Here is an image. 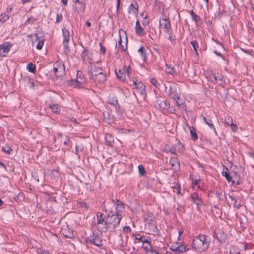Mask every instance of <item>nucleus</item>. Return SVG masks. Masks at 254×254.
I'll list each match as a JSON object with an SVG mask.
<instances>
[{
  "label": "nucleus",
  "instance_id": "37998d69",
  "mask_svg": "<svg viewBox=\"0 0 254 254\" xmlns=\"http://www.w3.org/2000/svg\"><path fill=\"white\" fill-rule=\"evenodd\" d=\"M166 72L169 74H174V73H175V71L174 69V68H171L169 66H167L166 67Z\"/></svg>",
  "mask_w": 254,
  "mask_h": 254
},
{
  "label": "nucleus",
  "instance_id": "f03ea898",
  "mask_svg": "<svg viewBox=\"0 0 254 254\" xmlns=\"http://www.w3.org/2000/svg\"><path fill=\"white\" fill-rule=\"evenodd\" d=\"M209 243L206 241L205 235H199L193 240L192 246L193 249L200 252L206 250L209 247Z\"/></svg>",
  "mask_w": 254,
  "mask_h": 254
},
{
  "label": "nucleus",
  "instance_id": "e433bc0d",
  "mask_svg": "<svg viewBox=\"0 0 254 254\" xmlns=\"http://www.w3.org/2000/svg\"><path fill=\"white\" fill-rule=\"evenodd\" d=\"M178 249L179 254H181V253L185 252L188 250V249H187L186 246L182 244H181L179 246H178Z\"/></svg>",
  "mask_w": 254,
  "mask_h": 254
},
{
  "label": "nucleus",
  "instance_id": "e2e57ef3",
  "mask_svg": "<svg viewBox=\"0 0 254 254\" xmlns=\"http://www.w3.org/2000/svg\"><path fill=\"white\" fill-rule=\"evenodd\" d=\"M214 53L216 55H217V56L221 57L223 58V59L224 60V58L223 56H222V55L220 53L217 52V51H214Z\"/></svg>",
  "mask_w": 254,
  "mask_h": 254
},
{
  "label": "nucleus",
  "instance_id": "c756f323",
  "mask_svg": "<svg viewBox=\"0 0 254 254\" xmlns=\"http://www.w3.org/2000/svg\"><path fill=\"white\" fill-rule=\"evenodd\" d=\"M9 18V16L6 13H2L0 15V21L2 22H6Z\"/></svg>",
  "mask_w": 254,
  "mask_h": 254
},
{
  "label": "nucleus",
  "instance_id": "9d476101",
  "mask_svg": "<svg viewBox=\"0 0 254 254\" xmlns=\"http://www.w3.org/2000/svg\"><path fill=\"white\" fill-rule=\"evenodd\" d=\"M72 82H75L76 83L75 85L76 87H79L82 84H83L85 82V79L82 72L80 71H78L76 80H73Z\"/></svg>",
  "mask_w": 254,
  "mask_h": 254
},
{
  "label": "nucleus",
  "instance_id": "2eb2a0df",
  "mask_svg": "<svg viewBox=\"0 0 254 254\" xmlns=\"http://www.w3.org/2000/svg\"><path fill=\"white\" fill-rule=\"evenodd\" d=\"M135 31L138 35L142 36L145 35V32L143 28L141 27L140 22L137 20L136 22Z\"/></svg>",
  "mask_w": 254,
  "mask_h": 254
},
{
  "label": "nucleus",
  "instance_id": "dca6fc26",
  "mask_svg": "<svg viewBox=\"0 0 254 254\" xmlns=\"http://www.w3.org/2000/svg\"><path fill=\"white\" fill-rule=\"evenodd\" d=\"M169 92V95L173 100H179L178 93L176 89L174 90L173 87H170Z\"/></svg>",
  "mask_w": 254,
  "mask_h": 254
},
{
  "label": "nucleus",
  "instance_id": "473e14b6",
  "mask_svg": "<svg viewBox=\"0 0 254 254\" xmlns=\"http://www.w3.org/2000/svg\"><path fill=\"white\" fill-rule=\"evenodd\" d=\"M118 42H119V47L122 50L125 51L127 49V39H126V41L125 45H123L122 44V40H121V36H120V37H119Z\"/></svg>",
  "mask_w": 254,
  "mask_h": 254
},
{
  "label": "nucleus",
  "instance_id": "13d9d810",
  "mask_svg": "<svg viewBox=\"0 0 254 254\" xmlns=\"http://www.w3.org/2000/svg\"><path fill=\"white\" fill-rule=\"evenodd\" d=\"M35 19H34L32 17H30L28 19V20L26 22V24L32 23L35 21Z\"/></svg>",
  "mask_w": 254,
  "mask_h": 254
},
{
  "label": "nucleus",
  "instance_id": "b1692460",
  "mask_svg": "<svg viewBox=\"0 0 254 254\" xmlns=\"http://www.w3.org/2000/svg\"><path fill=\"white\" fill-rule=\"evenodd\" d=\"M49 107L54 112L56 113L60 112V106L58 104L49 105Z\"/></svg>",
  "mask_w": 254,
  "mask_h": 254
},
{
  "label": "nucleus",
  "instance_id": "aec40b11",
  "mask_svg": "<svg viewBox=\"0 0 254 254\" xmlns=\"http://www.w3.org/2000/svg\"><path fill=\"white\" fill-rule=\"evenodd\" d=\"M191 199L193 202L195 203L198 207L199 205L201 204V200L199 198L198 195L197 193H194L191 196Z\"/></svg>",
  "mask_w": 254,
  "mask_h": 254
},
{
  "label": "nucleus",
  "instance_id": "a19ab883",
  "mask_svg": "<svg viewBox=\"0 0 254 254\" xmlns=\"http://www.w3.org/2000/svg\"><path fill=\"white\" fill-rule=\"evenodd\" d=\"M151 240H149V243H146V245H144V244H143V248L146 251H148L149 250H151L152 249V247L151 245L150 244Z\"/></svg>",
  "mask_w": 254,
  "mask_h": 254
},
{
  "label": "nucleus",
  "instance_id": "a211bd4d",
  "mask_svg": "<svg viewBox=\"0 0 254 254\" xmlns=\"http://www.w3.org/2000/svg\"><path fill=\"white\" fill-rule=\"evenodd\" d=\"M58 135L60 139L61 143H63L64 145H69L70 144V140L68 137L61 134H58Z\"/></svg>",
  "mask_w": 254,
  "mask_h": 254
},
{
  "label": "nucleus",
  "instance_id": "ddd939ff",
  "mask_svg": "<svg viewBox=\"0 0 254 254\" xmlns=\"http://www.w3.org/2000/svg\"><path fill=\"white\" fill-rule=\"evenodd\" d=\"M11 48V46L7 43L0 45V55L5 56V54L7 53Z\"/></svg>",
  "mask_w": 254,
  "mask_h": 254
},
{
  "label": "nucleus",
  "instance_id": "c03bdc74",
  "mask_svg": "<svg viewBox=\"0 0 254 254\" xmlns=\"http://www.w3.org/2000/svg\"><path fill=\"white\" fill-rule=\"evenodd\" d=\"M160 107L163 109H167L169 105L167 104L166 101H162L159 104Z\"/></svg>",
  "mask_w": 254,
  "mask_h": 254
},
{
  "label": "nucleus",
  "instance_id": "bb28decb",
  "mask_svg": "<svg viewBox=\"0 0 254 254\" xmlns=\"http://www.w3.org/2000/svg\"><path fill=\"white\" fill-rule=\"evenodd\" d=\"M174 185L172 186L173 191L177 194L180 193L181 187L178 183H174Z\"/></svg>",
  "mask_w": 254,
  "mask_h": 254
},
{
  "label": "nucleus",
  "instance_id": "4468645a",
  "mask_svg": "<svg viewBox=\"0 0 254 254\" xmlns=\"http://www.w3.org/2000/svg\"><path fill=\"white\" fill-rule=\"evenodd\" d=\"M128 12L130 14L137 16L138 14V6L136 2L131 4L129 7Z\"/></svg>",
  "mask_w": 254,
  "mask_h": 254
},
{
  "label": "nucleus",
  "instance_id": "1a4fd4ad",
  "mask_svg": "<svg viewBox=\"0 0 254 254\" xmlns=\"http://www.w3.org/2000/svg\"><path fill=\"white\" fill-rule=\"evenodd\" d=\"M75 10L78 13H83L86 7L85 0H75Z\"/></svg>",
  "mask_w": 254,
  "mask_h": 254
},
{
  "label": "nucleus",
  "instance_id": "a878e982",
  "mask_svg": "<svg viewBox=\"0 0 254 254\" xmlns=\"http://www.w3.org/2000/svg\"><path fill=\"white\" fill-rule=\"evenodd\" d=\"M170 163L172 167L179 166L180 162L177 160L176 158L172 157L170 160Z\"/></svg>",
  "mask_w": 254,
  "mask_h": 254
},
{
  "label": "nucleus",
  "instance_id": "cd10ccee",
  "mask_svg": "<svg viewBox=\"0 0 254 254\" xmlns=\"http://www.w3.org/2000/svg\"><path fill=\"white\" fill-rule=\"evenodd\" d=\"M138 235H137V236H136V238L137 239L140 240L141 242H142L143 243V244L148 243L149 240H151V239L150 238H146L144 236H139V237H138Z\"/></svg>",
  "mask_w": 254,
  "mask_h": 254
},
{
  "label": "nucleus",
  "instance_id": "7c9ffc66",
  "mask_svg": "<svg viewBox=\"0 0 254 254\" xmlns=\"http://www.w3.org/2000/svg\"><path fill=\"white\" fill-rule=\"evenodd\" d=\"M145 50V48L143 46L138 49V52L140 53V55L144 61L146 60V55Z\"/></svg>",
  "mask_w": 254,
  "mask_h": 254
},
{
  "label": "nucleus",
  "instance_id": "6e6d98bb",
  "mask_svg": "<svg viewBox=\"0 0 254 254\" xmlns=\"http://www.w3.org/2000/svg\"><path fill=\"white\" fill-rule=\"evenodd\" d=\"M230 126L231 127L232 130L234 132H235L236 131V130L237 129V125L236 124H233V123H232V124H231Z\"/></svg>",
  "mask_w": 254,
  "mask_h": 254
},
{
  "label": "nucleus",
  "instance_id": "f704fd0d",
  "mask_svg": "<svg viewBox=\"0 0 254 254\" xmlns=\"http://www.w3.org/2000/svg\"><path fill=\"white\" fill-rule=\"evenodd\" d=\"M116 75L117 76V77L120 80L123 81L125 78V75L123 74V73L121 72L120 70H119L118 72H117L116 70L115 71Z\"/></svg>",
  "mask_w": 254,
  "mask_h": 254
},
{
  "label": "nucleus",
  "instance_id": "3c124183",
  "mask_svg": "<svg viewBox=\"0 0 254 254\" xmlns=\"http://www.w3.org/2000/svg\"><path fill=\"white\" fill-rule=\"evenodd\" d=\"M79 204L81 207L84 208L85 209H87L88 208V205L86 203L80 202Z\"/></svg>",
  "mask_w": 254,
  "mask_h": 254
},
{
  "label": "nucleus",
  "instance_id": "39448f33",
  "mask_svg": "<svg viewBox=\"0 0 254 254\" xmlns=\"http://www.w3.org/2000/svg\"><path fill=\"white\" fill-rule=\"evenodd\" d=\"M97 227L98 229L101 232H106L108 230L106 220H105V217L103 214L98 212L97 213Z\"/></svg>",
  "mask_w": 254,
  "mask_h": 254
},
{
  "label": "nucleus",
  "instance_id": "0eeeda50",
  "mask_svg": "<svg viewBox=\"0 0 254 254\" xmlns=\"http://www.w3.org/2000/svg\"><path fill=\"white\" fill-rule=\"evenodd\" d=\"M63 37V44L64 49L65 52H68L69 48L68 46V42L69 40L70 33L68 30L65 28L62 29Z\"/></svg>",
  "mask_w": 254,
  "mask_h": 254
},
{
  "label": "nucleus",
  "instance_id": "412c9836",
  "mask_svg": "<svg viewBox=\"0 0 254 254\" xmlns=\"http://www.w3.org/2000/svg\"><path fill=\"white\" fill-rule=\"evenodd\" d=\"M104 120L105 122L108 124H110L112 122L113 119V117L109 115L108 112H104L103 113Z\"/></svg>",
  "mask_w": 254,
  "mask_h": 254
},
{
  "label": "nucleus",
  "instance_id": "680f3d73",
  "mask_svg": "<svg viewBox=\"0 0 254 254\" xmlns=\"http://www.w3.org/2000/svg\"><path fill=\"white\" fill-rule=\"evenodd\" d=\"M165 150H166L167 152H169L171 154H175L174 149H170L169 150H167V147H165Z\"/></svg>",
  "mask_w": 254,
  "mask_h": 254
},
{
  "label": "nucleus",
  "instance_id": "393cba45",
  "mask_svg": "<svg viewBox=\"0 0 254 254\" xmlns=\"http://www.w3.org/2000/svg\"><path fill=\"white\" fill-rule=\"evenodd\" d=\"M190 132L191 133V137L194 140H196L198 139V136L195 132V130L193 127H190Z\"/></svg>",
  "mask_w": 254,
  "mask_h": 254
},
{
  "label": "nucleus",
  "instance_id": "4be33fe9",
  "mask_svg": "<svg viewBox=\"0 0 254 254\" xmlns=\"http://www.w3.org/2000/svg\"><path fill=\"white\" fill-rule=\"evenodd\" d=\"M112 202L115 203V204L116 205V211L120 212V209H123L124 205L123 202H122L120 200L117 199L115 202L114 200H112Z\"/></svg>",
  "mask_w": 254,
  "mask_h": 254
},
{
  "label": "nucleus",
  "instance_id": "f3484780",
  "mask_svg": "<svg viewBox=\"0 0 254 254\" xmlns=\"http://www.w3.org/2000/svg\"><path fill=\"white\" fill-rule=\"evenodd\" d=\"M62 232L63 234L67 238H72L73 237V232L70 231L68 227L65 228H63Z\"/></svg>",
  "mask_w": 254,
  "mask_h": 254
},
{
  "label": "nucleus",
  "instance_id": "bf43d9fd",
  "mask_svg": "<svg viewBox=\"0 0 254 254\" xmlns=\"http://www.w3.org/2000/svg\"><path fill=\"white\" fill-rule=\"evenodd\" d=\"M130 66H129L127 68V69L126 70V73L127 75L128 76H129V74L130 73Z\"/></svg>",
  "mask_w": 254,
  "mask_h": 254
},
{
  "label": "nucleus",
  "instance_id": "c9c22d12",
  "mask_svg": "<svg viewBox=\"0 0 254 254\" xmlns=\"http://www.w3.org/2000/svg\"><path fill=\"white\" fill-rule=\"evenodd\" d=\"M191 44L194 50H195L196 53L197 54H198L197 48H198V46H199L198 42L196 40H194V41H192L191 42Z\"/></svg>",
  "mask_w": 254,
  "mask_h": 254
},
{
  "label": "nucleus",
  "instance_id": "8fccbe9b",
  "mask_svg": "<svg viewBox=\"0 0 254 254\" xmlns=\"http://www.w3.org/2000/svg\"><path fill=\"white\" fill-rule=\"evenodd\" d=\"M170 249L176 253V254H179V249H178V246L177 247H175V246H172L170 248Z\"/></svg>",
  "mask_w": 254,
  "mask_h": 254
},
{
  "label": "nucleus",
  "instance_id": "72a5a7b5",
  "mask_svg": "<svg viewBox=\"0 0 254 254\" xmlns=\"http://www.w3.org/2000/svg\"><path fill=\"white\" fill-rule=\"evenodd\" d=\"M27 69L29 72H34L35 70V65L32 63H29L27 65Z\"/></svg>",
  "mask_w": 254,
  "mask_h": 254
},
{
  "label": "nucleus",
  "instance_id": "6e6552de",
  "mask_svg": "<svg viewBox=\"0 0 254 254\" xmlns=\"http://www.w3.org/2000/svg\"><path fill=\"white\" fill-rule=\"evenodd\" d=\"M160 25L162 28L164 27L165 32L167 34H171V27L169 19L167 18H163L160 20Z\"/></svg>",
  "mask_w": 254,
  "mask_h": 254
},
{
  "label": "nucleus",
  "instance_id": "4d7b16f0",
  "mask_svg": "<svg viewBox=\"0 0 254 254\" xmlns=\"http://www.w3.org/2000/svg\"><path fill=\"white\" fill-rule=\"evenodd\" d=\"M230 254H240V252L235 250V248L230 250Z\"/></svg>",
  "mask_w": 254,
  "mask_h": 254
},
{
  "label": "nucleus",
  "instance_id": "9b49d317",
  "mask_svg": "<svg viewBox=\"0 0 254 254\" xmlns=\"http://www.w3.org/2000/svg\"><path fill=\"white\" fill-rule=\"evenodd\" d=\"M87 242L91 243L97 246H101L103 245L102 240L98 236H93L90 238H88Z\"/></svg>",
  "mask_w": 254,
  "mask_h": 254
},
{
  "label": "nucleus",
  "instance_id": "a18cd8bd",
  "mask_svg": "<svg viewBox=\"0 0 254 254\" xmlns=\"http://www.w3.org/2000/svg\"><path fill=\"white\" fill-rule=\"evenodd\" d=\"M2 151L5 153H6L8 154H10L11 153V151H12L11 147L7 146V147H2Z\"/></svg>",
  "mask_w": 254,
  "mask_h": 254
},
{
  "label": "nucleus",
  "instance_id": "f257e3e1",
  "mask_svg": "<svg viewBox=\"0 0 254 254\" xmlns=\"http://www.w3.org/2000/svg\"><path fill=\"white\" fill-rule=\"evenodd\" d=\"M88 74L94 82L98 84H102L106 80V75L102 68L91 66Z\"/></svg>",
  "mask_w": 254,
  "mask_h": 254
},
{
  "label": "nucleus",
  "instance_id": "338daca9",
  "mask_svg": "<svg viewBox=\"0 0 254 254\" xmlns=\"http://www.w3.org/2000/svg\"><path fill=\"white\" fill-rule=\"evenodd\" d=\"M21 1L23 4H25L26 3L29 2L31 0H21Z\"/></svg>",
  "mask_w": 254,
  "mask_h": 254
},
{
  "label": "nucleus",
  "instance_id": "423d86ee",
  "mask_svg": "<svg viewBox=\"0 0 254 254\" xmlns=\"http://www.w3.org/2000/svg\"><path fill=\"white\" fill-rule=\"evenodd\" d=\"M53 70L55 73V77L57 79H61L62 77L65 74V66L64 64L56 63L53 65Z\"/></svg>",
  "mask_w": 254,
  "mask_h": 254
},
{
  "label": "nucleus",
  "instance_id": "774afa93",
  "mask_svg": "<svg viewBox=\"0 0 254 254\" xmlns=\"http://www.w3.org/2000/svg\"><path fill=\"white\" fill-rule=\"evenodd\" d=\"M12 7H8L7 9V12L10 13L12 11Z\"/></svg>",
  "mask_w": 254,
  "mask_h": 254
},
{
  "label": "nucleus",
  "instance_id": "ea45409f",
  "mask_svg": "<svg viewBox=\"0 0 254 254\" xmlns=\"http://www.w3.org/2000/svg\"><path fill=\"white\" fill-rule=\"evenodd\" d=\"M138 168L140 174L144 175L145 174L146 171L143 166L142 165H139Z\"/></svg>",
  "mask_w": 254,
  "mask_h": 254
},
{
  "label": "nucleus",
  "instance_id": "7ed1b4c3",
  "mask_svg": "<svg viewBox=\"0 0 254 254\" xmlns=\"http://www.w3.org/2000/svg\"><path fill=\"white\" fill-rule=\"evenodd\" d=\"M121 219V215L119 214V212L110 211L106 218L108 229H115L117 226L119 225Z\"/></svg>",
  "mask_w": 254,
  "mask_h": 254
},
{
  "label": "nucleus",
  "instance_id": "09e8293b",
  "mask_svg": "<svg viewBox=\"0 0 254 254\" xmlns=\"http://www.w3.org/2000/svg\"><path fill=\"white\" fill-rule=\"evenodd\" d=\"M146 254H160L156 250L153 249V248L151 250H149L146 251Z\"/></svg>",
  "mask_w": 254,
  "mask_h": 254
},
{
  "label": "nucleus",
  "instance_id": "0e129e2a",
  "mask_svg": "<svg viewBox=\"0 0 254 254\" xmlns=\"http://www.w3.org/2000/svg\"><path fill=\"white\" fill-rule=\"evenodd\" d=\"M120 4V0H117V10H118L119 9Z\"/></svg>",
  "mask_w": 254,
  "mask_h": 254
},
{
  "label": "nucleus",
  "instance_id": "4c0bfd02",
  "mask_svg": "<svg viewBox=\"0 0 254 254\" xmlns=\"http://www.w3.org/2000/svg\"><path fill=\"white\" fill-rule=\"evenodd\" d=\"M105 138L106 140L110 143L114 141L113 137L110 134H106Z\"/></svg>",
  "mask_w": 254,
  "mask_h": 254
},
{
  "label": "nucleus",
  "instance_id": "5701e85b",
  "mask_svg": "<svg viewBox=\"0 0 254 254\" xmlns=\"http://www.w3.org/2000/svg\"><path fill=\"white\" fill-rule=\"evenodd\" d=\"M192 20L195 22L197 27L202 22L201 18L197 15L195 14L192 17Z\"/></svg>",
  "mask_w": 254,
  "mask_h": 254
},
{
  "label": "nucleus",
  "instance_id": "69168bd1",
  "mask_svg": "<svg viewBox=\"0 0 254 254\" xmlns=\"http://www.w3.org/2000/svg\"><path fill=\"white\" fill-rule=\"evenodd\" d=\"M62 2L65 6L67 5V0H62Z\"/></svg>",
  "mask_w": 254,
  "mask_h": 254
},
{
  "label": "nucleus",
  "instance_id": "603ef678",
  "mask_svg": "<svg viewBox=\"0 0 254 254\" xmlns=\"http://www.w3.org/2000/svg\"><path fill=\"white\" fill-rule=\"evenodd\" d=\"M123 231L126 233L131 232V228L129 226H125L123 228Z\"/></svg>",
  "mask_w": 254,
  "mask_h": 254
},
{
  "label": "nucleus",
  "instance_id": "de8ad7c7",
  "mask_svg": "<svg viewBox=\"0 0 254 254\" xmlns=\"http://www.w3.org/2000/svg\"><path fill=\"white\" fill-rule=\"evenodd\" d=\"M44 41L43 40H39L37 45L36 48L38 50H41L43 46Z\"/></svg>",
  "mask_w": 254,
  "mask_h": 254
},
{
  "label": "nucleus",
  "instance_id": "c85d7f7f",
  "mask_svg": "<svg viewBox=\"0 0 254 254\" xmlns=\"http://www.w3.org/2000/svg\"><path fill=\"white\" fill-rule=\"evenodd\" d=\"M222 174L225 177L228 182H230L232 180V178L230 175L229 171L228 169H226V171H223Z\"/></svg>",
  "mask_w": 254,
  "mask_h": 254
},
{
  "label": "nucleus",
  "instance_id": "6ab92c4d",
  "mask_svg": "<svg viewBox=\"0 0 254 254\" xmlns=\"http://www.w3.org/2000/svg\"><path fill=\"white\" fill-rule=\"evenodd\" d=\"M203 120L205 122V123L209 126V127L210 128L214 129L215 132L216 133V131L215 130V128L213 124V122H212L211 119H210L209 118H207V117H205L204 116Z\"/></svg>",
  "mask_w": 254,
  "mask_h": 254
},
{
  "label": "nucleus",
  "instance_id": "49530a36",
  "mask_svg": "<svg viewBox=\"0 0 254 254\" xmlns=\"http://www.w3.org/2000/svg\"><path fill=\"white\" fill-rule=\"evenodd\" d=\"M150 82L152 85L155 86L156 87H158L160 85L159 83H158L157 81L154 78H151L150 79Z\"/></svg>",
  "mask_w": 254,
  "mask_h": 254
},
{
  "label": "nucleus",
  "instance_id": "20e7f679",
  "mask_svg": "<svg viewBox=\"0 0 254 254\" xmlns=\"http://www.w3.org/2000/svg\"><path fill=\"white\" fill-rule=\"evenodd\" d=\"M207 78L210 82L214 84H217L220 86H223L225 84L224 77L220 74H216L214 73L211 72L208 74Z\"/></svg>",
  "mask_w": 254,
  "mask_h": 254
},
{
  "label": "nucleus",
  "instance_id": "5fc2aeb1",
  "mask_svg": "<svg viewBox=\"0 0 254 254\" xmlns=\"http://www.w3.org/2000/svg\"><path fill=\"white\" fill-rule=\"evenodd\" d=\"M100 52L102 53L103 54H105L106 53V48L101 44V43H100Z\"/></svg>",
  "mask_w": 254,
  "mask_h": 254
},
{
  "label": "nucleus",
  "instance_id": "79ce46f5",
  "mask_svg": "<svg viewBox=\"0 0 254 254\" xmlns=\"http://www.w3.org/2000/svg\"><path fill=\"white\" fill-rule=\"evenodd\" d=\"M177 106L180 108H183L185 107V104L183 101L179 100H175Z\"/></svg>",
  "mask_w": 254,
  "mask_h": 254
},
{
  "label": "nucleus",
  "instance_id": "58836bf2",
  "mask_svg": "<svg viewBox=\"0 0 254 254\" xmlns=\"http://www.w3.org/2000/svg\"><path fill=\"white\" fill-rule=\"evenodd\" d=\"M225 122L228 125H230L232 124L233 120L231 116H227L225 118Z\"/></svg>",
  "mask_w": 254,
  "mask_h": 254
},
{
  "label": "nucleus",
  "instance_id": "2f4dec72",
  "mask_svg": "<svg viewBox=\"0 0 254 254\" xmlns=\"http://www.w3.org/2000/svg\"><path fill=\"white\" fill-rule=\"evenodd\" d=\"M229 197L231 199L232 201H234V203H233L234 206L235 208L239 209L241 206L240 203L239 202H238L237 200L235 198V197H234L232 195L230 196Z\"/></svg>",
  "mask_w": 254,
  "mask_h": 254
},
{
  "label": "nucleus",
  "instance_id": "864d4df0",
  "mask_svg": "<svg viewBox=\"0 0 254 254\" xmlns=\"http://www.w3.org/2000/svg\"><path fill=\"white\" fill-rule=\"evenodd\" d=\"M62 19V15L61 14H57L56 16V23H59Z\"/></svg>",
  "mask_w": 254,
  "mask_h": 254
},
{
  "label": "nucleus",
  "instance_id": "f8f14e48",
  "mask_svg": "<svg viewBox=\"0 0 254 254\" xmlns=\"http://www.w3.org/2000/svg\"><path fill=\"white\" fill-rule=\"evenodd\" d=\"M133 85L135 86L136 92L143 95L145 92V86L141 82L137 83L133 81Z\"/></svg>",
  "mask_w": 254,
  "mask_h": 254
},
{
  "label": "nucleus",
  "instance_id": "052dcab7",
  "mask_svg": "<svg viewBox=\"0 0 254 254\" xmlns=\"http://www.w3.org/2000/svg\"><path fill=\"white\" fill-rule=\"evenodd\" d=\"M172 33L171 34H168L169 35V37H168V39L171 41H175V38L174 37H173L172 35H171Z\"/></svg>",
  "mask_w": 254,
  "mask_h": 254
}]
</instances>
